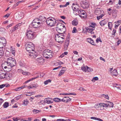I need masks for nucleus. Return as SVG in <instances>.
Here are the masks:
<instances>
[{
	"mask_svg": "<svg viewBox=\"0 0 121 121\" xmlns=\"http://www.w3.org/2000/svg\"><path fill=\"white\" fill-rule=\"evenodd\" d=\"M65 29V30L66 29L65 26L63 24L61 23H59L56 25V29Z\"/></svg>",
	"mask_w": 121,
	"mask_h": 121,
	"instance_id": "obj_11",
	"label": "nucleus"
},
{
	"mask_svg": "<svg viewBox=\"0 0 121 121\" xmlns=\"http://www.w3.org/2000/svg\"><path fill=\"white\" fill-rule=\"evenodd\" d=\"M91 119H94L99 121H103V120L100 118H98L95 117H91Z\"/></svg>",
	"mask_w": 121,
	"mask_h": 121,
	"instance_id": "obj_34",
	"label": "nucleus"
},
{
	"mask_svg": "<svg viewBox=\"0 0 121 121\" xmlns=\"http://www.w3.org/2000/svg\"><path fill=\"white\" fill-rule=\"evenodd\" d=\"M86 67H87V71L89 72H90L93 71V69L92 68L89 67L87 66H86Z\"/></svg>",
	"mask_w": 121,
	"mask_h": 121,
	"instance_id": "obj_41",
	"label": "nucleus"
},
{
	"mask_svg": "<svg viewBox=\"0 0 121 121\" xmlns=\"http://www.w3.org/2000/svg\"><path fill=\"white\" fill-rule=\"evenodd\" d=\"M69 40L68 39H66L65 41V44L69 46Z\"/></svg>",
	"mask_w": 121,
	"mask_h": 121,
	"instance_id": "obj_47",
	"label": "nucleus"
},
{
	"mask_svg": "<svg viewBox=\"0 0 121 121\" xmlns=\"http://www.w3.org/2000/svg\"><path fill=\"white\" fill-rule=\"evenodd\" d=\"M87 67H86V66H82L81 67V69L82 70L86 72L87 71Z\"/></svg>",
	"mask_w": 121,
	"mask_h": 121,
	"instance_id": "obj_42",
	"label": "nucleus"
},
{
	"mask_svg": "<svg viewBox=\"0 0 121 121\" xmlns=\"http://www.w3.org/2000/svg\"><path fill=\"white\" fill-rule=\"evenodd\" d=\"M19 70H21L22 73L24 75H27V73L26 72H25L22 69H20Z\"/></svg>",
	"mask_w": 121,
	"mask_h": 121,
	"instance_id": "obj_49",
	"label": "nucleus"
},
{
	"mask_svg": "<svg viewBox=\"0 0 121 121\" xmlns=\"http://www.w3.org/2000/svg\"><path fill=\"white\" fill-rule=\"evenodd\" d=\"M26 49L29 52H31L35 50V46L34 44L31 42L27 43L25 44Z\"/></svg>",
	"mask_w": 121,
	"mask_h": 121,
	"instance_id": "obj_2",
	"label": "nucleus"
},
{
	"mask_svg": "<svg viewBox=\"0 0 121 121\" xmlns=\"http://www.w3.org/2000/svg\"><path fill=\"white\" fill-rule=\"evenodd\" d=\"M112 74V76H116L118 75L117 70L116 69L113 70L111 73Z\"/></svg>",
	"mask_w": 121,
	"mask_h": 121,
	"instance_id": "obj_22",
	"label": "nucleus"
},
{
	"mask_svg": "<svg viewBox=\"0 0 121 121\" xmlns=\"http://www.w3.org/2000/svg\"><path fill=\"white\" fill-rule=\"evenodd\" d=\"M103 96L105 98L107 99H109V97L108 95H105L104 94L103 95Z\"/></svg>",
	"mask_w": 121,
	"mask_h": 121,
	"instance_id": "obj_53",
	"label": "nucleus"
},
{
	"mask_svg": "<svg viewBox=\"0 0 121 121\" xmlns=\"http://www.w3.org/2000/svg\"><path fill=\"white\" fill-rule=\"evenodd\" d=\"M99 41L100 42H102V41L101 39L99 37V38H97L96 40V43H98L99 42Z\"/></svg>",
	"mask_w": 121,
	"mask_h": 121,
	"instance_id": "obj_48",
	"label": "nucleus"
},
{
	"mask_svg": "<svg viewBox=\"0 0 121 121\" xmlns=\"http://www.w3.org/2000/svg\"><path fill=\"white\" fill-rule=\"evenodd\" d=\"M56 23V20L54 18L50 19L49 18H48L47 19L46 23L50 26H55Z\"/></svg>",
	"mask_w": 121,
	"mask_h": 121,
	"instance_id": "obj_5",
	"label": "nucleus"
},
{
	"mask_svg": "<svg viewBox=\"0 0 121 121\" xmlns=\"http://www.w3.org/2000/svg\"><path fill=\"white\" fill-rule=\"evenodd\" d=\"M66 67H63L62 68V69L61 71H62L63 72H65L66 70Z\"/></svg>",
	"mask_w": 121,
	"mask_h": 121,
	"instance_id": "obj_55",
	"label": "nucleus"
},
{
	"mask_svg": "<svg viewBox=\"0 0 121 121\" xmlns=\"http://www.w3.org/2000/svg\"><path fill=\"white\" fill-rule=\"evenodd\" d=\"M33 22H36L37 23H37H39V24L41 25V24H42V22H41V21H40V20H39V18H37L33 20Z\"/></svg>",
	"mask_w": 121,
	"mask_h": 121,
	"instance_id": "obj_19",
	"label": "nucleus"
},
{
	"mask_svg": "<svg viewBox=\"0 0 121 121\" xmlns=\"http://www.w3.org/2000/svg\"><path fill=\"white\" fill-rule=\"evenodd\" d=\"M107 23V22H106V20H104L101 21L99 22V24L101 26H104Z\"/></svg>",
	"mask_w": 121,
	"mask_h": 121,
	"instance_id": "obj_20",
	"label": "nucleus"
},
{
	"mask_svg": "<svg viewBox=\"0 0 121 121\" xmlns=\"http://www.w3.org/2000/svg\"><path fill=\"white\" fill-rule=\"evenodd\" d=\"M53 100L56 102H60L62 101V99L58 98H53Z\"/></svg>",
	"mask_w": 121,
	"mask_h": 121,
	"instance_id": "obj_23",
	"label": "nucleus"
},
{
	"mask_svg": "<svg viewBox=\"0 0 121 121\" xmlns=\"http://www.w3.org/2000/svg\"><path fill=\"white\" fill-rule=\"evenodd\" d=\"M4 51L3 49H0V58H1L4 55Z\"/></svg>",
	"mask_w": 121,
	"mask_h": 121,
	"instance_id": "obj_33",
	"label": "nucleus"
},
{
	"mask_svg": "<svg viewBox=\"0 0 121 121\" xmlns=\"http://www.w3.org/2000/svg\"><path fill=\"white\" fill-rule=\"evenodd\" d=\"M36 60L40 64H42L44 62V59L42 57H40L37 59Z\"/></svg>",
	"mask_w": 121,
	"mask_h": 121,
	"instance_id": "obj_16",
	"label": "nucleus"
},
{
	"mask_svg": "<svg viewBox=\"0 0 121 121\" xmlns=\"http://www.w3.org/2000/svg\"><path fill=\"white\" fill-rule=\"evenodd\" d=\"M51 82V80L50 79H48L44 81V83L45 85H46L48 84V83L50 82Z\"/></svg>",
	"mask_w": 121,
	"mask_h": 121,
	"instance_id": "obj_43",
	"label": "nucleus"
},
{
	"mask_svg": "<svg viewBox=\"0 0 121 121\" xmlns=\"http://www.w3.org/2000/svg\"><path fill=\"white\" fill-rule=\"evenodd\" d=\"M33 112L35 113L36 114L37 113H39V112L40 111L39 110L34 109L33 110Z\"/></svg>",
	"mask_w": 121,
	"mask_h": 121,
	"instance_id": "obj_50",
	"label": "nucleus"
},
{
	"mask_svg": "<svg viewBox=\"0 0 121 121\" xmlns=\"http://www.w3.org/2000/svg\"><path fill=\"white\" fill-rule=\"evenodd\" d=\"M81 6L83 9H87L89 7V5L88 2L83 1Z\"/></svg>",
	"mask_w": 121,
	"mask_h": 121,
	"instance_id": "obj_9",
	"label": "nucleus"
},
{
	"mask_svg": "<svg viewBox=\"0 0 121 121\" xmlns=\"http://www.w3.org/2000/svg\"><path fill=\"white\" fill-rule=\"evenodd\" d=\"M104 15V14H102L101 15L99 16H98L97 17V19L98 20H99V19L102 18V17Z\"/></svg>",
	"mask_w": 121,
	"mask_h": 121,
	"instance_id": "obj_39",
	"label": "nucleus"
},
{
	"mask_svg": "<svg viewBox=\"0 0 121 121\" xmlns=\"http://www.w3.org/2000/svg\"><path fill=\"white\" fill-rule=\"evenodd\" d=\"M39 19L40 20V21H41L42 22V24L44 22L46 23L47 18L45 17L43 15L39 17Z\"/></svg>",
	"mask_w": 121,
	"mask_h": 121,
	"instance_id": "obj_13",
	"label": "nucleus"
},
{
	"mask_svg": "<svg viewBox=\"0 0 121 121\" xmlns=\"http://www.w3.org/2000/svg\"><path fill=\"white\" fill-rule=\"evenodd\" d=\"M21 90V89L20 87L17 88H16L15 89V90L16 91H19Z\"/></svg>",
	"mask_w": 121,
	"mask_h": 121,
	"instance_id": "obj_62",
	"label": "nucleus"
},
{
	"mask_svg": "<svg viewBox=\"0 0 121 121\" xmlns=\"http://www.w3.org/2000/svg\"><path fill=\"white\" fill-rule=\"evenodd\" d=\"M116 32V30L114 29H113V31L112 33V35H115V34Z\"/></svg>",
	"mask_w": 121,
	"mask_h": 121,
	"instance_id": "obj_57",
	"label": "nucleus"
},
{
	"mask_svg": "<svg viewBox=\"0 0 121 121\" xmlns=\"http://www.w3.org/2000/svg\"><path fill=\"white\" fill-rule=\"evenodd\" d=\"M71 100V99L69 97L65 96L62 99V101L68 103Z\"/></svg>",
	"mask_w": 121,
	"mask_h": 121,
	"instance_id": "obj_14",
	"label": "nucleus"
},
{
	"mask_svg": "<svg viewBox=\"0 0 121 121\" xmlns=\"http://www.w3.org/2000/svg\"><path fill=\"white\" fill-rule=\"evenodd\" d=\"M56 29V31L58 33L62 34V33H64L65 31V29H58H58Z\"/></svg>",
	"mask_w": 121,
	"mask_h": 121,
	"instance_id": "obj_21",
	"label": "nucleus"
},
{
	"mask_svg": "<svg viewBox=\"0 0 121 121\" xmlns=\"http://www.w3.org/2000/svg\"><path fill=\"white\" fill-rule=\"evenodd\" d=\"M35 79V78H32L31 79H30L29 80L26 81V82H25V83H28V82H30L31 81H32L33 80Z\"/></svg>",
	"mask_w": 121,
	"mask_h": 121,
	"instance_id": "obj_54",
	"label": "nucleus"
},
{
	"mask_svg": "<svg viewBox=\"0 0 121 121\" xmlns=\"http://www.w3.org/2000/svg\"><path fill=\"white\" fill-rule=\"evenodd\" d=\"M72 24L74 26L77 25L78 23V21L76 19H74L72 22Z\"/></svg>",
	"mask_w": 121,
	"mask_h": 121,
	"instance_id": "obj_25",
	"label": "nucleus"
},
{
	"mask_svg": "<svg viewBox=\"0 0 121 121\" xmlns=\"http://www.w3.org/2000/svg\"><path fill=\"white\" fill-rule=\"evenodd\" d=\"M44 75V73H40V76H36L35 77H34V78H35V79L38 77H40V78L42 77H43Z\"/></svg>",
	"mask_w": 121,
	"mask_h": 121,
	"instance_id": "obj_46",
	"label": "nucleus"
},
{
	"mask_svg": "<svg viewBox=\"0 0 121 121\" xmlns=\"http://www.w3.org/2000/svg\"><path fill=\"white\" fill-rule=\"evenodd\" d=\"M53 53L52 51L49 49H45L43 52V55L47 59L52 57Z\"/></svg>",
	"mask_w": 121,
	"mask_h": 121,
	"instance_id": "obj_4",
	"label": "nucleus"
},
{
	"mask_svg": "<svg viewBox=\"0 0 121 121\" xmlns=\"http://www.w3.org/2000/svg\"><path fill=\"white\" fill-rule=\"evenodd\" d=\"M18 27L16 25L15 26H14L13 28H12L11 30H12V32H13L14 31L16 30L17 29H18Z\"/></svg>",
	"mask_w": 121,
	"mask_h": 121,
	"instance_id": "obj_38",
	"label": "nucleus"
},
{
	"mask_svg": "<svg viewBox=\"0 0 121 121\" xmlns=\"http://www.w3.org/2000/svg\"><path fill=\"white\" fill-rule=\"evenodd\" d=\"M107 104L108 107H113L114 106V104L112 102L108 101Z\"/></svg>",
	"mask_w": 121,
	"mask_h": 121,
	"instance_id": "obj_29",
	"label": "nucleus"
},
{
	"mask_svg": "<svg viewBox=\"0 0 121 121\" xmlns=\"http://www.w3.org/2000/svg\"><path fill=\"white\" fill-rule=\"evenodd\" d=\"M77 30L76 29L75 27H74L73 28V30L72 31V32L73 33H76V31Z\"/></svg>",
	"mask_w": 121,
	"mask_h": 121,
	"instance_id": "obj_52",
	"label": "nucleus"
},
{
	"mask_svg": "<svg viewBox=\"0 0 121 121\" xmlns=\"http://www.w3.org/2000/svg\"><path fill=\"white\" fill-rule=\"evenodd\" d=\"M60 95H75L76 94L75 93H61L60 94Z\"/></svg>",
	"mask_w": 121,
	"mask_h": 121,
	"instance_id": "obj_24",
	"label": "nucleus"
},
{
	"mask_svg": "<svg viewBox=\"0 0 121 121\" xmlns=\"http://www.w3.org/2000/svg\"><path fill=\"white\" fill-rule=\"evenodd\" d=\"M120 25V23H117V24L115 25V29H117V28L118 26Z\"/></svg>",
	"mask_w": 121,
	"mask_h": 121,
	"instance_id": "obj_60",
	"label": "nucleus"
},
{
	"mask_svg": "<svg viewBox=\"0 0 121 121\" xmlns=\"http://www.w3.org/2000/svg\"><path fill=\"white\" fill-rule=\"evenodd\" d=\"M60 35H56L55 39L56 41L60 43H63L64 40V37H61L60 36Z\"/></svg>",
	"mask_w": 121,
	"mask_h": 121,
	"instance_id": "obj_6",
	"label": "nucleus"
},
{
	"mask_svg": "<svg viewBox=\"0 0 121 121\" xmlns=\"http://www.w3.org/2000/svg\"><path fill=\"white\" fill-rule=\"evenodd\" d=\"M10 86L9 84L6 85V84H3L0 85V88L2 89L5 86L6 87H8Z\"/></svg>",
	"mask_w": 121,
	"mask_h": 121,
	"instance_id": "obj_31",
	"label": "nucleus"
},
{
	"mask_svg": "<svg viewBox=\"0 0 121 121\" xmlns=\"http://www.w3.org/2000/svg\"><path fill=\"white\" fill-rule=\"evenodd\" d=\"M26 36L28 39H33L35 37V32L31 30H27L26 33Z\"/></svg>",
	"mask_w": 121,
	"mask_h": 121,
	"instance_id": "obj_3",
	"label": "nucleus"
},
{
	"mask_svg": "<svg viewBox=\"0 0 121 121\" xmlns=\"http://www.w3.org/2000/svg\"><path fill=\"white\" fill-rule=\"evenodd\" d=\"M5 73H3V72L2 70H0V78H3V77L4 76V74Z\"/></svg>",
	"mask_w": 121,
	"mask_h": 121,
	"instance_id": "obj_35",
	"label": "nucleus"
},
{
	"mask_svg": "<svg viewBox=\"0 0 121 121\" xmlns=\"http://www.w3.org/2000/svg\"><path fill=\"white\" fill-rule=\"evenodd\" d=\"M95 23H92L91 24V25L89 26V28H95Z\"/></svg>",
	"mask_w": 121,
	"mask_h": 121,
	"instance_id": "obj_45",
	"label": "nucleus"
},
{
	"mask_svg": "<svg viewBox=\"0 0 121 121\" xmlns=\"http://www.w3.org/2000/svg\"><path fill=\"white\" fill-rule=\"evenodd\" d=\"M29 101L27 99L25 100L23 103V104L25 106H26L29 103Z\"/></svg>",
	"mask_w": 121,
	"mask_h": 121,
	"instance_id": "obj_36",
	"label": "nucleus"
},
{
	"mask_svg": "<svg viewBox=\"0 0 121 121\" xmlns=\"http://www.w3.org/2000/svg\"><path fill=\"white\" fill-rule=\"evenodd\" d=\"M104 103H99V106H100V107H103L104 108Z\"/></svg>",
	"mask_w": 121,
	"mask_h": 121,
	"instance_id": "obj_58",
	"label": "nucleus"
},
{
	"mask_svg": "<svg viewBox=\"0 0 121 121\" xmlns=\"http://www.w3.org/2000/svg\"><path fill=\"white\" fill-rule=\"evenodd\" d=\"M44 101L45 103H46L48 104H52L53 103V102L47 99H45Z\"/></svg>",
	"mask_w": 121,
	"mask_h": 121,
	"instance_id": "obj_30",
	"label": "nucleus"
},
{
	"mask_svg": "<svg viewBox=\"0 0 121 121\" xmlns=\"http://www.w3.org/2000/svg\"><path fill=\"white\" fill-rule=\"evenodd\" d=\"M99 78L97 77H93L91 80V81L93 82H95V81H97L98 80Z\"/></svg>",
	"mask_w": 121,
	"mask_h": 121,
	"instance_id": "obj_40",
	"label": "nucleus"
},
{
	"mask_svg": "<svg viewBox=\"0 0 121 121\" xmlns=\"http://www.w3.org/2000/svg\"><path fill=\"white\" fill-rule=\"evenodd\" d=\"M4 76L3 77V78H5V79H9V73H6L4 74Z\"/></svg>",
	"mask_w": 121,
	"mask_h": 121,
	"instance_id": "obj_32",
	"label": "nucleus"
},
{
	"mask_svg": "<svg viewBox=\"0 0 121 121\" xmlns=\"http://www.w3.org/2000/svg\"><path fill=\"white\" fill-rule=\"evenodd\" d=\"M87 41L91 44L94 45H95V43L94 42L93 40L91 38H89L87 39Z\"/></svg>",
	"mask_w": 121,
	"mask_h": 121,
	"instance_id": "obj_17",
	"label": "nucleus"
},
{
	"mask_svg": "<svg viewBox=\"0 0 121 121\" xmlns=\"http://www.w3.org/2000/svg\"><path fill=\"white\" fill-rule=\"evenodd\" d=\"M65 72H63V71L61 70L60 71L59 74H58V76H61Z\"/></svg>",
	"mask_w": 121,
	"mask_h": 121,
	"instance_id": "obj_51",
	"label": "nucleus"
},
{
	"mask_svg": "<svg viewBox=\"0 0 121 121\" xmlns=\"http://www.w3.org/2000/svg\"><path fill=\"white\" fill-rule=\"evenodd\" d=\"M5 30V29L3 28H0V31L1 32H4Z\"/></svg>",
	"mask_w": 121,
	"mask_h": 121,
	"instance_id": "obj_59",
	"label": "nucleus"
},
{
	"mask_svg": "<svg viewBox=\"0 0 121 121\" xmlns=\"http://www.w3.org/2000/svg\"><path fill=\"white\" fill-rule=\"evenodd\" d=\"M13 120L14 121H17L19 119L17 117H16L15 118H13Z\"/></svg>",
	"mask_w": 121,
	"mask_h": 121,
	"instance_id": "obj_63",
	"label": "nucleus"
},
{
	"mask_svg": "<svg viewBox=\"0 0 121 121\" xmlns=\"http://www.w3.org/2000/svg\"><path fill=\"white\" fill-rule=\"evenodd\" d=\"M5 64L7 66H5L4 70L6 72H9L11 70V68L15 66L16 65V62L15 59L12 57L9 58L6 62H5Z\"/></svg>",
	"mask_w": 121,
	"mask_h": 121,
	"instance_id": "obj_1",
	"label": "nucleus"
},
{
	"mask_svg": "<svg viewBox=\"0 0 121 121\" xmlns=\"http://www.w3.org/2000/svg\"><path fill=\"white\" fill-rule=\"evenodd\" d=\"M101 13V9L97 8L96 9L95 11V14L97 15L100 14Z\"/></svg>",
	"mask_w": 121,
	"mask_h": 121,
	"instance_id": "obj_15",
	"label": "nucleus"
},
{
	"mask_svg": "<svg viewBox=\"0 0 121 121\" xmlns=\"http://www.w3.org/2000/svg\"><path fill=\"white\" fill-rule=\"evenodd\" d=\"M86 13L85 11L81 9L79 10L78 12L79 16L81 17H83L84 18H86V15L83 16L85 15Z\"/></svg>",
	"mask_w": 121,
	"mask_h": 121,
	"instance_id": "obj_8",
	"label": "nucleus"
},
{
	"mask_svg": "<svg viewBox=\"0 0 121 121\" xmlns=\"http://www.w3.org/2000/svg\"><path fill=\"white\" fill-rule=\"evenodd\" d=\"M4 41L3 42L0 41V48H2L6 44V41L5 39H4Z\"/></svg>",
	"mask_w": 121,
	"mask_h": 121,
	"instance_id": "obj_18",
	"label": "nucleus"
},
{
	"mask_svg": "<svg viewBox=\"0 0 121 121\" xmlns=\"http://www.w3.org/2000/svg\"><path fill=\"white\" fill-rule=\"evenodd\" d=\"M95 107L96 108H99L100 107V106H99V103L96 104L95 105Z\"/></svg>",
	"mask_w": 121,
	"mask_h": 121,
	"instance_id": "obj_64",
	"label": "nucleus"
},
{
	"mask_svg": "<svg viewBox=\"0 0 121 121\" xmlns=\"http://www.w3.org/2000/svg\"><path fill=\"white\" fill-rule=\"evenodd\" d=\"M113 86L114 87H116L119 89L121 90V85H120L115 84L113 85Z\"/></svg>",
	"mask_w": 121,
	"mask_h": 121,
	"instance_id": "obj_27",
	"label": "nucleus"
},
{
	"mask_svg": "<svg viewBox=\"0 0 121 121\" xmlns=\"http://www.w3.org/2000/svg\"><path fill=\"white\" fill-rule=\"evenodd\" d=\"M85 30L84 31V33L88 32L89 33H90L91 35L94 33V32H93V31L95 29L94 28L86 27H85Z\"/></svg>",
	"mask_w": 121,
	"mask_h": 121,
	"instance_id": "obj_7",
	"label": "nucleus"
},
{
	"mask_svg": "<svg viewBox=\"0 0 121 121\" xmlns=\"http://www.w3.org/2000/svg\"><path fill=\"white\" fill-rule=\"evenodd\" d=\"M68 46H68V45H65L64 44V50H67L68 48Z\"/></svg>",
	"mask_w": 121,
	"mask_h": 121,
	"instance_id": "obj_56",
	"label": "nucleus"
},
{
	"mask_svg": "<svg viewBox=\"0 0 121 121\" xmlns=\"http://www.w3.org/2000/svg\"><path fill=\"white\" fill-rule=\"evenodd\" d=\"M39 23L33 21L32 23L30 24L29 27L31 28L33 27L35 28H38L41 26L39 24Z\"/></svg>",
	"mask_w": 121,
	"mask_h": 121,
	"instance_id": "obj_10",
	"label": "nucleus"
},
{
	"mask_svg": "<svg viewBox=\"0 0 121 121\" xmlns=\"http://www.w3.org/2000/svg\"><path fill=\"white\" fill-rule=\"evenodd\" d=\"M72 8L73 11L76 12L77 11L78 12V11L79 10V9L75 5L72 6Z\"/></svg>",
	"mask_w": 121,
	"mask_h": 121,
	"instance_id": "obj_26",
	"label": "nucleus"
},
{
	"mask_svg": "<svg viewBox=\"0 0 121 121\" xmlns=\"http://www.w3.org/2000/svg\"><path fill=\"white\" fill-rule=\"evenodd\" d=\"M9 106V103L8 102H5L3 104V106L5 108Z\"/></svg>",
	"mask_w": 121,
	"mask_h": 121,
	"instance_id": "obj_37",
	"label": "nucleus"
},
{
	"mask_svg": "<svg viewBox=\"0 0 121 121\" xmlns=\"http://www.w3.org/2000/svg\"><path fill=\"white\" fill-rule=\"evenodd\" d=\"M30 53L29 54V56L31 58H35L37 56V53L35 51V50Z\"/></svg>",
	"mask_w": 121,
	"mask_h": 121,
	"instance_id": "obj_12",
	"label": "nucleus"
},
{
	"mask_svg": "<svg viewBox=\"0 0 121 121\" xmlns=\"http://www.w3.org/2000/svg\"><path fill=\"white\" fill-rule=\"evenodd\" d=\"M11 51L12 52V53L13 55L14 56H15V48L13 47H11Z\"/></svg>",
	"mask_w": 121,
	"mask_h": 121,
	"instance_id": "obj_28",
	"label": "nucleus"
},
{
	"mask_svg": "<svg viewBox=\"0 0 121 121\" xmlns=\"http://www.w3.org/2000/svg\"><path fill=\"white\" fill-rule=\"evenodd\" d=\"M10 15V14L9 13H7L6 14V15H4L3 16V17H6V18L8 17Z\"/></svg>",
	"mask_w": 121,
	"mask_h": 121,
	"instance_id": "obj_61",
	"label": "nucleus"
},
{
	"mask_svg": "<svg viewBox=\"0 0 121 121\" xmlns=\"http://www.w3.org/2000/svg\"><path fill=\"white\" fill-rule=\"evenodd\" d=\"M108 26L109 29L111 30H112V26L111 22H108Z\"/></svg>",
	"mask_w": 121,
	"mask_h": 121,
	"instance_id": "obj_44",
	"label": "nucleus"
}]
</instances>
